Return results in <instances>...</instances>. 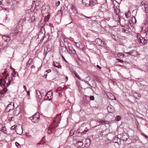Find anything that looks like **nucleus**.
Here are the masks:
<instances>
[{"label":"nucleus","instance_id":"38","mask_svg":"<svg viewBox=\"0 0 148 148\" xmlns=\"http://www.w3.org/2000/svg\"><path fill=\"white\" fill-rule=\"evenodd\" d=\"M121 118V116H116V119L117 121H119L120 120Z\"/></svg>","mask_w":148,"mask_h":148},{"label":"nucleus","instance_id":"48","mask_svg":"<svg viewBox=\"0 0 148 148\" xmlns=\"http://www.w3.org/2000/svg\"><path fill=\"white\" fill-rule=\"evenodd\" d=\"M46 72H47L48 73H49L51 72V70L50 69H49L48 70H47L45 71Z\"/></svg>","mask_w":148,"mask_h":148},{"label":"nucleus","instance_id":"2","mask_svg":"<svg viewBox=\"0 0 148 148\" xmlns=\"http://www.w3.org/2000/svg\"><path fill=\"white\" fill-rule=\"evenodd\" d=\"M50 8L49 6L46 5H43L41 9V11L42 15L48 13L49 12Z\"/></svg>","mask_w":148,"mask_h":148},{"label":"nucleus","instance_id":"18","mask_svg":"<svg viewBox=\"0 0 148 148\" xmlns=\"http://www.w3.org/2000/svg\"><path fill=\"white\" fill-rule=\"evenodd\" d=\"M98 121L100 123V124H108L109 123V122L107 121H105L102 120H100Z\"/></svg>","mask_w":148,"mask_h":148},{"label":"nucleus","instance_id":"39","mask_svg":"<svg viewBox=\"0 0 148 148\" xmlns=\"http://www.w3.org/2000/svg\"><path fill=\"white\" fill-rule=\"evenodd\" d=\"M15 144L16 147H17L18 148H20V144L17 142H16L15 143Z\"/></svg>","mask_w":148,"mask_h":148},{"label":"nucleus","instance_id":"34","mask_svg":"<svg viewBox=\"0 0 148 148\" xmlns=\"http://www.w3.org/2000/svg\"><path fill=\"white\" fill-rule=\"evenodd\" d=\"M88 129L87 128H86L85 130L81 132L82 134H85L88 131Z\"/></svg>","mask_w":148,"mask_h":148},{"label":"nucleus","instance_id":"41","mask_svg":"<svg viewBox=\"0 0 148 148\" xmlns=\"http://www.w3.org/2000/svg\"><path fill=\"white\" fill-rule=\"evenodd\" d=\"M49 17H50V15H49V14H48L46 16L45 19H47V21H48L49 20Z\"/></svg>","mask_w":148,"mask_h":148},{"label":"nucleus","instance_id":"14","mask_svg":"<svg viewBox=\"0 0 148 148\" xmlns=\"http://www.w3.org/2000/svg\"><path fill=\"white\" fill-rule=\"evenodd\" d=\"M140 41L141 43L144 45H145L147 43V40L142 37H141V39H140Z\"/></svg>","mask_w":148,"mask_h":148},{"label":"nucleus","instance_id":"11","mask_svg":"<svg viewBox=\"0 0 148 148\" xmlns=\"http://www.w3.org/2000/svg\"><path fill=\"white\" fill-rule=\"evenodd\" d=\"M3 39L5 41L7 42L9 41L10 40V37L8 36L5 35L3 36Z\"/></svg>","mask_w":148,"mask_h":148},{"label":"nucleus","instance_id":"6","mask_svg":"<svg viewBox=\"0 0 148 148\" xmlns=\"http://www.w3.org/2000/svg\"><path fill=\"white\" fill-rule=\"evenodd\" d=\"M107 110L108 112L109 113L113 112L114 111V107L110 104L108 106Z\"/></svg>","mask_w":148,"mask_h":148},{"label":"nucleus","instance_id":"32","mask_svg":"<svg viewBox=\"0 0 148 148\" xmlns=\"http://www.w3.org/2000/svg\"><path fill=\"white\" fill-rule=\"evenodd\" d=\"M0 81L3 85H5L6 84V81L4 79H1Z\"/></svg>","mask_w":148,"mask_h":148},{"label":"nucleus","instance_id":"4","mask_svg":"<svg viewBox=\"0 0 148 148\" xmlns=\"http://www.w3.org/2000/svg\"><path fill=\"white\" fill-rule=\"evenodd\" d=\"M52 92L51 90H50L48 92L46 95H45V97L44 99L45 100H50L52 99Z\"/></svg>","mask_w":148,"mask_h":148},{"label":"nucleus","instance_id":"12","mask_svg":"<svg viewBox=\"0 0 148 148\" xmlns=\"http://www.w3.org/2000/svg\"><path fill=\"white\" fill-rule=\"evenodd\" d=\"M71 9L75 13H77V9L75 5L72 4L71 7Z\"/></svg>","mask_w":148,"mask_h":148},{"label":"nucleus","instance_id":"27","mask_svg":"<svg viewBox=\"0 0 148 148\" xmlns=\"http://www.w3.org/2000/svg\"><path fill=\"white\" fill-rule=\"evenodd\" d=\"M69 48L70 50L72 51L74 54L76 53V52L75 49L72 47H69Z\"/></svg>","mask_w":148,"mask_h":148},{"label":"nucleus","instance_id":"44","mask_svg":"<svg viewBox=\"0 0 148 148\" xmlns=\"http://www.w3.org/2000/svg\"><path fill=\"white\" fill-rule=\"evenodd\" d=\"M142 134L146 138H148V136L146 135H145L143 134Z\"/></svg>","mask_w":148,"mask_h":148},{"label":"nucleus","instance_id":"52","mask_svg":"<svg viewBox=\"0 0 148 148\" xmlns=\"http://www.w3.org/2000/svg\"><path fill=\"white\" fill-rule=\"evenodd\" d=\"M118 61L119 62H121V63H122L123 62V61L119 59L118 60Z\"/></svg>","mask_w":148,"mask_h":148},{"label":"nucleus","instance_id":"45","mask_svg":"<svg viewBox=\"0 0 148 148\" xmlns=\"http://www.w3.org/2000/svg\"><path fill=\"white\" fill-rule=\"evenodd\" d=\"M110 99L111 100H113L114 99L115 100V98L113 95L110 98Z\"/></svg>","mask_w":148,"mask_h":148},{"label":"nucleus","instance_id":"15","mask_svg":"<svg viewBox=\"0 0 148 148\" xmlns=\"http://www.w3.org/2000/svg\"><path fill=\"white\" fill-rule=\"evenodd\" d=\"M61 50L63 52L65 53H67L68 52V50L65 47H61Z\"/></svg>","mask_w":148,"mask_h":148},{"label":"nucleus","instance_id":"26","mask_svg":"<svg viewBox=\"0 0 148 148\" xmlns=\"http://www.w3.org/2000/svg\"><path fill=\"white\" fill-rule=\"evenodd\" d=\"M42 34L44 35L45 34V32L44 30V28H42L41 29V31L40 32L39 34Z\"/></svg>","mask_w":148,"mask_h":148},{"label":"nucleus","instance_id":"31","mask_svg":"<svg viewBox=\"0 0 148 148\" xmlns=\"http://www.w3.org/2000/svg\"><path fill=\"white\" fill-rule=\"evenodd\" d=\"M16 75H17V76H18V73L16 72L14 73H12L11 75L13 76V77H15L16 76Z\"/></svg>","mask_w":148,"mask_h":148},{"label":"nucleus","instance_id":"19","mask_svg":"<svg viewBox=\"0 0 148 148\" xmlns=\"http://www.w3.org/2000/svg\"><path fill=\"white\" fill-rule=\"evenodd\" d=\"M117 57L120 58H122L124 57L125 55L121 53H118L117 54Z\"/></svg>","mask_w":148,"mask_h":148},{"label":"nucleus","instance_id":"13","mask_svg":"<svg viewBox=\"0 0 148 148\" xmlns=\"http://www.w3.org/2000/svg\"><path fill=\"white\" fill-rule=\"evenodd\" d=\"M97 3L96 0H90V6H92L94 5Z\"/></svg>","mask_w":148,"mask_h":148},{"label":"nucleus","instance_id":"7","mask_svg":"<svg viewBox=\"0 0 148 148\" xmlns=\"http://www.w3.org/2000/svg\"><path fill=\"white\" fill-rule=\"evenodd\" d=\"M21 31V29L19 30L18 27L14 28V29L12 30L11 33L14 35H15L17 34L19 32H20Z\"/></svg>","mask_w":148,"mask_h":148},{"label":"nucleus","instance_id":"63","mask_svg":"<svg viewBox=\"0 0 148 148\" xmlns=\"http://www.w3.org/2000/svg\"><path fill=\"white\" fill-rule=\"evenodd\" d=\"M2 127V125L0 123V128H1Z\"/></svg>","mask_w":148,"mask_h":148},{"label":"nucleus","instance_id":"62","mask_svg":"<svg viewBox=\"0 0 148 148\" xmlns=\"http://www.w3.org/2000/svg\"><path fill=\"white\" fill-rule=\"evenodd\" d=\"M40 144H41V143H40V142L38 143H37V145H40Z\"/></svg>","mask_w":148,"mask_h":148},{"label":"nucleus","instance_id":"59","mask_svg":"<svg viewBox=\"0 0 148 148\" xmlns=\"http://www.w3.org/2000/svg\"><path fill=\"white\" fill-rule=\"evenodd\" d=\"M49 25L50 26H51V27H53V25H52V24H51V23H49Z\"/></svg>","mask_w":148,"mask_h":148},{"label":"nucleus","instance_id":"57","mask_svg":"<svg viewBox=\"0 0 148 148\" xmlns=\"http://www.w3.org/2000/svg\"><path fill=\"white\" fill-rule=\"evenodd\" d=\"M79 132H80L79 131V130H77L76 131V133L77 134H79Z\"/></svg>","mask_w":148,"mask_h":148},{"label":"nucleus","instance_id":"23","mask_svg":"<svg viewBox=\"0 0 148 148\" xmlns=\"http://www.w3.org/2000/svg\"><path fill=\"white\" fill-rule=\"evenodd\" d=\"M145 9L144 11L145 12H147L148 11V5L147 4H145L144 6Z\"/></svg>","mask_w":148,"mask_h":148},{"label":"nucleus","instance_id":"29","mask_svg":"<svg viewBox=\"0 0 148 148\" xmlns=\"http://www.w3.org/2000/svg\"><path fill=\"white\" fill-rule=\"evenodd\" d=\"M36 94L37 95V99H39V100L40 99L42 98V96L41 95H38V90H37L36 91Z\"/></svg>","mask_w":148,"mask_h":148},{"label":"nucleus","instance_id":"55","mask_svg":"<svg viewBox=\"0 0 148 148\" xmlns=\"http://www.w3.org/2000/svg\"><path fill=\"white\" fill-rule=\"evenodd\" d=\"M27 93L28 95H30V92L29 91H27Z\"/></svg>","mask_w":148,"mask_h":148},{"label":"nucleus","instance_id":"16","mask_svg":"<svg viewBox=\"0 0 148 148\" xmlns=\"http://www.w3.org/2000/svg\"><path fill=\"white\" fill-rule=\"evenodd\" d=\"M72 73L73 75H74L76 77H77L79 79V80L81 79L80 77L75 71H73L72 72Z\"/></svg>","mask_w":148,"mask_h":148},{"label":"nucleus","instance_id":"20","mask_svg":"<svg viewBox=\"0 0 148 148\" xmlns=\"http://www.w3.org/2000/svg\"><path fill=\"white\" fill-rule=\"evenodd\" d=\"M77 145L79 147H82L83 145V143L82 141H79L77 143Z\"/></svg>","mask_w":148,"mask_h":148},{"label":"nucleus","instance_id":"8","mask_svg":"<svg viewBox=\"0 0 148 148\" xmlns=\"http://www.w3.org/2000/svg\"><path fill=\"white\" fill-rule=\"evenodd\" d=\"M95 42L96 44L100 46H102L103 44L102 41L99 38H97L95 40Z\"/></svg>","mask_w":148,"mask_h":148},{"label":"nucleus","instance_id":"56","mask_svg":"<svg viewBox=\"0 0 148 148\" xmlns=\"http://www.w3.org/2000/svg\"><path fill=\"white\" fill-rule=\"evenodd\" d=\"M12 69H13V71L12 73H14V72H16V71H15V69H14V68H12Z\"/></svg>","mask_w":148,"mask_h":148},{"label":"nucleus","instance_id":"60","mask_svg":"<svg viewBox=\"0 0 148 148\" xmlns=\"http://www.w3.org/2000/svg\"><path fill=\"white\" fill-rule=\"evenodd\" d=\"M68 80V77H66V81H67Z\"/></svg>","mask_w":148,"mask_h":148},{"label":"nucleus","instance_id":"3","mask_svg":"<svg viewBox=\"0 0 148 148\" xmlns=\"http://www.w3.org/2000/svg\"><path fill=\"white\" fill-rule=\"evenodd\" d=\"M39 115L37 113H36L29 118L32 122L37 123L39 121Z\"/></svg>","mask_w":148,"mask_h":148},{"label":"nucleus","instance_id":"61","mask_svg":"<svg viewBox=\"0 0 148 148\" xmlns=\"http://www.w3.org/2000/svg\"><path fill=\"white\" fill-rule=\"evenodd\" d=\"M13 77V76H12L11 77H9V78H12V79H13V77Z\"/></svg>","mask_w":148,"mask_h":148},{"label":"nucleus","instance_id":"5","mask_svg":"<svg viewBox=\"0 0 148 148\" xmlns=\"http://www.w3.org/2000/svg\"><path fill=\"white\" fill-rule=\"evenodd\" d=\"M14 104L13 103H11L9 104L7 106L6 110L8 112H10L13 110L14 108Z\"/></svg>","mask_w":148,"mask_h":148},{"label":"nucleus","instance_id":"25","mask_svg":"<svg viewBox=\"0 0 148 148\" xmlns=\"http://www.w3.org/2000/svg\"><path fill=\"white\" fill-rule=\"evenodd\" d=\"M125 15L127 18L129 17L131 15V12L130 10H129L127 13H125Z\"/></svg>","mask_w":148,"mask_h":148},{"label":"nucleus","instance_id":"22","mask_svg":"<svg viewBox=\"0 0 148 148\" xmlns=\"http://www.w3.org/2000/svg\"><path fill=\"white\" fill-rule=\"evenodd\" d=\"M118 138L116 136H114L112 138V142L114 143H118L117 141L118 140Z\"/></svg>","mask_w":148,"mask_h":148},{"label":"nucleus","instance_id":"24","mask_svg":"<svg viewBox=\"0 0 148 148\" xmlns=\"http://www.w3.org/2000/svg\"><path fill=\"white\" fill-rule=\"evenodd\" d=\"M78 47L80 49H84V45L83 44L80 43V44H79Z\"/></svg>","mask_w":148,"mask_h":148},{"label":"nucleus","instance_id":"47","mask_svg":"<svg viewBox=\"0 0 148 148\" xmlns=\"http://www.w3.org/2000/svg\"><path fill=\"white\" fill-rule=\"evenodd\" d=\"M3 90V91H4V92H5L6 93V92L7 91V89L6 88H4Z\"/></svg>","mask_w":148,"mask_h":148},{"label":"nucleus","instance_id":"54","mask_svg":"<svg viewBox=\"0 0 148 148\" xmlns=\"http://www.w3.org/2000/svg\"><path fill=\"white\" fill-rule=\"evenodd\" d=\"M23 88H24L25 89V90L27 89V88H26V86H23Z\"/></svg>","mask_w":148,"mask_h":148},{"label":"nucleus","instance_id":"30","mask_svg":"<svg viewBox=\"0 0 148 148\" xmlns=\"http://www.w3.org/2000/svg\"><path fill=\"white\" fill-rule=\"evenodd\" d=\"M136 37L137 38V39L138 40H140V39H141V37L140 35L139 34H136Z\"/></svg>","mask_w":148,"mask_h":148},{"label":"nucleus","instance_id":"28","mask_svg":"<svg viewBox=\"0 0 148 148\" xmlns=\"http://www.w3.org/2000/svg\"><path fill=\"white\" fill-rule=\"evenodd\" d=\"M53 65L55 66L56 67L59 69L61 68V67H62L58 63H56V64L55 63V62H54Z\"/></svg>","mask_w":148,"mask_h":148},{"label":"nucleus","instance_id":"40","mask_svg":"<svg viewBox=\"0 0 148 148\" xmlns=\"http://www.w3.org/2000/svg\"><path fill=\"white\" fill-rule=\"evenodd\" d=\"M132 21L134 23L135 22V23H136V18L135 17L133 16L132 18Z\"/></svg>","mask_w":148,"mask_h":148},{"label":"nucleus","instance_id":"51","mask_svg":"<svg viewBox=\"0 0 148 148\" xmlns=\"http://www.w3.org/2000/svg\"><path fill=\"white\" fill-rule=\"evenodd\" d=\"M97 67L99 69H101V67L100 66H99V65H97Z\"/></svg>","mask_w":148,"mask_h":148},{"label":"nucleus","instance_id":"46","mask_svg":"<svg viewBox=\"0 0 148 148\" xmlns=\"http://www.w3.org/2000/svg\"><path fill=\"white\" fill-rule=\"evenodd\" d=\"M38 95H42L43 94V93H42L40 91H38Z\"/></svg>","mask_w":148,"mask_h":148},{"label":"nucleus","instance_id":"10","mask_svg":"<svg viewBox=\"0 0 148 148\" xmlns=\"http://www.w3.org/2000/svg\"><path fill=\"white\" fill-rule=\"evenodd\" d=\"M82 2L87 6H90V0H82Z\"/></svg>","mask_w":148,"mask_h":148},{"label":"nucleus","instance_id":"50","mask_svg":"<svg viewBox=\"0 0 148 148\" xmlns=\"http://www.w3.org/2000/svg\"><path fill=\"white\" fill-rule=\"evenodd\" d=\"M60 1H58L56 3V4L57 5V6L59 5L60 4Z\"/></svg>","mask_w":148,"mask_h":148},{"label":"nucleus","instance_id":"33","mask_svg":"<svg viewBox=\"0 0 148 148\" xmlns=\"http://www.w3.org/2000/svg\"><path fill=\"white\" fill-rule=\"evenodd\" d=\"M12 80V78H9L8 83H7V87H8L9 86Z\"/></svg>","mask_w":148,"mask_h":148},{"label":"nucleus","instance_id":"42","mask_svg":"<svg viewBox=\"0 0 148 148\" xmlns=\"http://www.w3.org/2000/svg\"><path fill=\"white\" fill-rule=\"evenodd\" d=\"M111 142L110 140H109V139H107L106 141V144H108V143H110Z\"/></svg>","mask_w":148,"mask_h":148},{"label":"nucleus","instance_id":"58","mask_svg":"<svg viewBox=\"0 0 148 148\" xmlns=\"http://www.w3.org/2000/svg\"><path fill=\"white\" fill-rule=\"evenodd\" d=\"M9 74H8H8H7V76H6V77H5V78L6 79H7V77H8V76H9Z\"/></svg>","mask_w":148,"mask_h":148},{"label":"nucleus","instance_id":"17","mask_svg":"<svg viewBox=\"0 0 148 148\" xmlns=\"http://www.w3.org/2000/svg\"><path fill=\"white\" fill-rule=\"evenodd\" d=\"M134 96L137 99H139L140 97V95L139 94L135 92L133 94Z\"/></svg>","mask_w":148,"mask_h":148},{"label":"nucleus","instance_id":"53","mask_svg":"<svg viewBox=\"0 0 148 148\" xmlns=\"http://www.w3.org/2000/svg\"><path fill=\"white\" fill-rule=\"evenodd\" d=\"M6 73V71H4L2 73V74H5Z\"/></svg>","mask_w":148,"mask_h":148},{"label":"nucleus","instance_id":"1","mask_svg":"<svg viewBox=\"0 0 148 148\" xmlns=\"http://www.w3.org/2000/svg\"><path fill=\"white\" fill-rule=\"evenodd\" d=\"M104 12H106L105 14V18L107 21L112 20L114 19L115 21L116 22H119L120 21V19L119 16L115 13L113 14V13L109 11L108 10H102Z\"/></svg>","mask_w":148,"mask_h":148},{"label":"nucleus","instance_id":"36","mask_svg":"<svg viewBox=\"0 0 148 148\" xmlns=\"http://www.w3.org/2000/svg\"><path fill=\"white\" fill-rule=\"evenodd\" d=\"M5 93V92H4V91H3V90H1L0 91V94L1 95V96H2V98L4 96V94Z\"/></svg>","mask_w":148,"mask_h":148},{"label":"nucleus","instance_id":"49","mask_svg":"<svg viewBox=\"0 0 148 148\" xmlns=\"http://www.w3.org/2000/svg\"><path fill=\"white\" fill-rule=\"evenodd\" d=\"M86 141L87 142H90V140L89 138H87L86 139Z\"/></svg>","mask_w":148,"mask_h":148},{"label":"nucleus","instance_id":"43","mask_svg":"<svg viewBox=\"0 0 148 148\" xmlns=\"http://www.w3.org/2000/svg\"><path fill=\"white\" fill-rule=\"evenodd\" d=\"M90 99L91 100H94V97L92 96H91L90 97Z\"/></svg>","mask_w":148,"mask_h":148},{"label":"nucleus","instance_id":"64","mask_svg":"<svg viewBox=\"0 0 148 148\" xmlns=\"http://www.w3.org/2000/svg\"><path fill=\"white\" fill-rule=\"evenodd\" d=\"M63 59L65 61H66V62H67V61H66V60H65V59L64 58Z\"/></svg>","mask_w":148,"mask_h":148},{"label":"nucleus","instance_id":"35","mask_svg":"<svg viewBox=\"0 0 148 148\" xmlns=\"http://www.w3.org/2000/svg\"><path fill=\"white\" fill-rule=\"evenodd\" d=\"M74 130L73 129L70 131V134L71 136H73L74 134Z\"/></svg>","mask_w":148,"mask_h":148},{"label":"nucleus","instance_id":"21","mask_svg":"<svg viewBox=\"0 0 148 148\" xmlns=\"http://www.w3.org/2000/svg\"><path fill=\"white\" fill-rule=\"evenodd\" d=\"M0 131H1L4 133H6L7 132L6 129L3 127H2L1 128H0Z\"/></svg>","mask_w":148,"mask_h":148},{"label":"nucleus","instance_id":"9","mask_svg":"<svg viewBox=\"0 0 148 148\" xmlns=\"http://www.w3.org/2000/svg\"><path fill=\"white\" fill-rule=\"evenodd\" d=\"M17 108L18 107L16 108V109L13 111V114L16 116L18 115L19 114L20 111V109H19L18 110H17Z\"/></svg>","mask_w":148,"mask_h":148},{"label":"nucleus","instance_id":"37","mask_svg":"<svg viewBox=\"0 0 148 148\" xmlns=\"http://www.w3.org/2000/svg\"><path fill=\"white\" fill-rule=\"evenodd\" d=\"M134 50H131V51H130V52H126L125 53V54H128V55H131L133 53H134Z\"/></svg>","mask_w":148,"mask_h":148}]
</instances>
